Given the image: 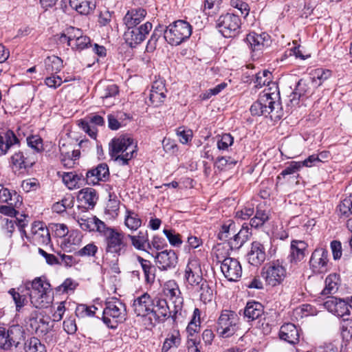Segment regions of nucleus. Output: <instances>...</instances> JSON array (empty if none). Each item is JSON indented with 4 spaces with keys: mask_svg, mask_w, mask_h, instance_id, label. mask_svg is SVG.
<instances>
[{
    "mask_svg": "<svg viewBox=\"0 0 352 352\" xmlns=\"http://www.w3.org/2000/svg\"><path fill=\"white\" fill-rule=\"evenodd\" d=\"M104 124V118L99 115H90L85 120L79 122V126L91 138L96 139L98 129L96 126H102Z\"/></svg>",
    "mask_w": 352,
    "mask_h": 352,
    "instance_id": "nucleus-23",
    "label": "nucleus"
},
{
    "mask_svg": "<svg viewBox=\"0 0 352 352\" xmlns=\"http://www.w3.org/2000/svg\"><path fill=\"white\" fill-rule=\"evenodd\" d=\"M300 168L301 166L299 162H292L288 166L282 170L277 178L280 179L281 176L285 177L286 175L294 174L297 173Z\"/></svg>",
    "mask_w": 352,
    "mask_h": 352,
    "instance_id": "nucleus-58",
    "label": "nucleus"
},
{
    "mask_svg": "<svg viewBox=\"0 0 352 352\" xmlns=\"http://www.w3.org/2000/svg\"><path fill=\"white\" fill-rule=\"evenodd\" d=\"M23 233L26 234L25 231ZM35 245H48L51 243V237L48 228L41 221L32 223L30 236L25 235Z\"/></svg>",
    "mask_w": 352,
    "mask_h": 352,
    "instance_id": "nucleus-12",
    "label": "nucleus"
},
{
    "mask_svg": "<svg viewBox=\"0 0 352 352\" xmlns=\"http://www.w3.org/2000/svg\"><path fill=\"white\" fill-rule=\"evenodd\" d=\"M70 6L80 14H88L94 10V0H69Z\"/></svg>",
    "mask_w": 352,
    "mask_h": 352,
    "instance_id": "nucleus-36",
    "label": "nucleus"
},
{
    "mask_svg": "<svg viewBox=\"0 0 352 352\" xmlns=\"http://www.w3.org/2000/svg\"><path fill=\"white\" fill-rule=\"evenodd\" d=\"M19 144V140L13 131H8L0 134V155H6L12 146Z\"/></svg>",
    "mask_w": 352,
    "mask_h": 352,
    "instance_id": "nucleus-32",
    "label": "nucleus"
},
{
    "mask_svg": "<svg viewBox=\"0 0 352 352\" xmlns=\"http://www.w3.org/2000/svg\"><path fill=\"white\" fill-rule=\"evenodd\" d=\"M146 14V10L142 8H132L128 10L123 21L127 28H134L145 19Z\"/></svg>",
    "mask_w": 352,
    "mask_h": 352,
    "instance_id": "nucleus-28",
    "label": "nucleus"
},
{
    "mask_svg": "<svg viewBox=\"0 0 352 352\" xmlns=\"http://www.w3.org/2000/svg\"><path fill=\"white\" fill-rule=\"evenodd\" d=\"M25 352H45V347L36 338H31L25 344Z\"/></svg>",
    "mask_w": 352,
    "mask_h": 352,
    "instance_id": "nucleus-47",
    "label": "nucleus"
},
{
    "mask_svg": "<svg viewBox=\"0 0 352 352\" xmlns=\"http://www.w3.org/2000/svg\"><path fill=\"white\" fill-rule=\"evenodd\" d=\"M267 86V87L263 90L262 94L267 96L270 98L273 97L274 100H280L278 87L277 84L272 82L271 80Z\"/></svg>",
    "mask_w": 352,
    "mask_h": 352,
    "instance_id": "nucleus-56",
    "label": "nucleus"
},
{
    "mask_svg": "<svg viewBox=\"0 0 352 352\" xmlns=\"http://www.w3.org/2000/svg\"><path fill=\"white\" fill-rule=\"evenodd\" d=\"M234 143V138L230 133H223L218 137L217 146L220 151H228Z\"/></svg>",
    "mask_w": 352,
    "mask_h": 352,
    "instance_id": "nucleus-48",
    "label": "nucleus"
},
{
    "mask_svg": "<svg viewBox=\"0 0 352 352\" xmlns=\"http://www.w3.org/2000/svg\"><path fill=\"white\" fill-rule=\"evenodd\" d=\"M241 24V19L237 14L226 13L219 17L216 26L224 37L231 38L239 33Z\"/></svg>",
    "mask_w": 352,
    "mask_h": 352,
    "instance_id": "nucleus-9",
    "label": "nucleus"
},
{
    "mask_svg": "<svg viewBox=\"0 0 352 352\" xmlns=\"http://www.w3.org/2000/svg\"><path fill=\"white\" fill-rule=\"evenodd\" d=\"M272 80V73L268 70H263L256 74L255 87L261 88L263 86L267 85Z\"/></svg>",
    "mask_w": 352,
    "mask_h": 352,
    "instance_id": "nucleus-50",
    "label": "nucleus"
},
{
    "mask_svg": "<svg viewBox=\"0 0 352 352\" xmlns=\"http://www.w3.org/2000/svg\"><path fill=\"white\" fill-rule=\"evenodd\" d=\"M314 89V88L312 87V80L310 76L307 78H302L299 80L296 85L294 91L292 93L294 97L292 100L299 99L300 97L311 92Z\"/></svg>",
    "mask_w": 352,
    "mask_h": 352,
    "instance_id": "nucleus-35",
    "label": "nucleus"
},
{
    "mask_svg": "<svg viewBox=\"0 0 352 352\" xmlns=\"http://www.w3.org/2000/svg\"><path fill=\"white\" fill-rule=\"evenodd\" d=\"M329 261L328 251L323 248H316L311 254L310 265L315 272H323L327 270Z\"/></svg>",
    "mask_w": 352,
    "mask_h": 352,
    "instance_id": "nucleus-22",
    "label": "nucleus"
},
{
    "mask_svg": "<svg viewBox=\"0 0 352 352\" xmlns=\"http://www.w3.org/2000/svg\"><path fill=\"white\" fill-rule=\"evenodd\" d=\"M279 338L291 344H296L299 342L300 331L292 323H287L281 326L279 331Z\"/></svg>",
    "mask_w": 352,
    "mask_h": 352,
    "instance_id": "nucleus-25",
    "label": "nucleus"
},
{
    "mask_svg": "<svg viewBox=\"0 0 352 352\" xmlns=\"http://www.w3.org/2000/svg\"><path fill=\"white\" fill-rule=\"evenodd\" d=\"M153 25L150 22L141 25L138 28H128L124 37L126 43L131 47H135L146 38V36L152 30Z\"/></svg>",
    "mask_w": 352,
    "mask_h": 352,
    "instance_id": "nucleus-13",
    "label": "nucleus"
},
{
    "mask_svg": "<svg viewBox=\"0 0 352 352\" xmlns=\"http://www.w3.org/2000/svg\"><path fill=\"white\" fill-rule=\"evenodd\" d=\"M263 314V308L261 303L257 302H248L245 307L243 315L248 322L253 321Z\"/></svg>",
    "mask_w": 352,
    "mask_h": 352,
    "instance_id": "nucleus-34",
    "label": "nucleus"
},
{
    "mask_svg": "<svg viewBox=\"0 0 352 352\" xmlns=\"http://www.w3.org/2000/svg\"><path fill=\"white\" fill-rule=\"evenodd\" d=\"M109 175L108 165L106 163H100L86 173V182L89 185H96L100 182H107Z\"/></svg>",
    "mask_w": 352,
    "mask_h": 352,
    "instance_id": "nucleus-18",
    "label": "nucleus"
},
{
    "mask_svg": "<svg viewBox=\"0 0 352 352\" xmlns=\"http://www.w3.org/2000/svg\"><path fill=\"white\" fill-rule=\"evenodd\" d=\"M118 93V87L116 84H110L104 87L101 91L100 98L102 99L104 104L111 105L113 104V102L109 100L114 98Z\"/></svg>",
    "mask_w": 352,
    "mask_h": 352,
    "instance_id": "nucleus-42",
    "label": "nucleus"
},
{
    "mask_svg": "<svg viewBox=\"0 0 352 352\" xmlns=\"http://www.w3.org/2000/svg\"><path fill=\"white\" fill-rule=\"evenodd\" d=\"M265 245L260 241H253L250 250L248 252V263L255 267L261 265L267 257Z\"/></svg>",
    "mask_w": 352,
    "mask_h": 352,
    "instance_id": "nucleus-19",
    "label": "nucleus"
},
{
    "mask_svg": "<svg viewBox=\"0 0 352 352\" xmlns=\"http://www.w3.org/2000/svg\"><path fill=\"white\" fill-rule=\"evenodd\" d=\"M124 226L131 231L138 230L142 226V219L133 210L126 209Z\"/></svg>",
    "mask_w": 352,
    "mask_h": 352,
    "instance_id": "nucleus-37",
    "label": "nucleus"
},
{
    "mask_svg": "<svg viewBox=\"0 0 352 352\" xmlns=\"http://www.w3.org/2000/svg\"><path fill=\"white\" fill-rule=\"evenodd\" d=\"M230 5L239 10L241 14H243L245 16H248L249 14V6L245 2L242 0H231Z\"/></svg>",
    "mask_w": 352,
    "mask_h": 352,
    "instance_id": "nucleus-62",
    "label": "nucleus"
},
{
    "mask_svg": "<svg viewBox=\"0 0 352 352\" xmlns=\"http://www.w3.org/2000/svg\"><path fill=\"white\" fill-rule=\"evenodd\" d=\"M177 135L179 138V142L182 144H187L192 138V131L190 129L185 130L183 127L177 129Z\"/></svg>",
    "mask_w": 352,
    "mask_h": 352,
    "instance_id": "nucleus-60",
    "label": "nucleus"
},
{
    "mask_svg": "<svg viewBox=\"0 0 352 352\" xmlns=\"http://www.w3.org/2000/svg\"><path fill=\"white\" fill-rule=\"evenodd\" d=\"M153 305L151 307L150 323L153 324V320L160 322H164L168 317L171 316L173 311H170L166 300L164 298L155 297L153 298Z\"/></svg>",
    "mask_w": 352,
    "mask_h": 352,
    "instance_id": "nucleus-14",
    "label": "nucleus"
},
{
    "mask_svg": "<svg viewBox=\"0 0 352 352\" xmlns=\"http://www.w3.org/2000/svg\"><path fill=\"white\" fill-rule=\"evenodd\" d=\"M126 319V307L118 298H112L107 301L102 311V320L111 329H116L118 323Z\"/></svg>",
    "mask_w": 352,
    "mask_h": 352,
    "instance_id": "nucleus-5",
    "label": "nucleus"
},
{
    "mask_svg": "<svg viewBox=\"0 0 352 352\" xmlns=\"http://www.w3.org/2000/svg\"><path fill=\"white\" fill-rule=\"evenodd\" d=\"M155 262L162 270L174 268L178 261L177 255L173 250H162L155 256Z\"/></svg>",
    "mask_w": 352,
    "mask_h": 352,
    "instance_id": "nucleus-21",
    "label": "nucleus"
},
{
    "mask_svg": "<svg viewBox=\"0 0 352 352\" xmlns=\"http://www.w3.org/2000/svg\"><path fill=\"white\" fill-rule=\"evenodd\" d=\"M239 318L230 310H223L217 319L215 329L219 337L227 338L232 336L238 330Z\"/></svg>",
    "mask_w": 352,
    "mask_h": 352,
    "instance_id": "nucleus-8",
    "label": "nucleus"
},
{
    "mask_svg": "<svg viewBox=\"0 0 352 352\" xmlns=\"http://www.w3.org/2000/svg\"><path fill=\"white\" fill-rule=\"evenodd\" d=\"M45 70L47 74L57 73L63 67V60L56 56L47 57L44 60Z\"/></svg>",
    "mask_w": 352,
    "mask_h": 352,
    "instance_id": "nucleus-39",
    "label": "nucleus"
},
{
    "mask_svg": "<svg viewBox=\"0 0 352 352\" xmlns=\"http://www.w3.org/2000/svg\"><path fill=\"white\" fill-rule=\"evenodd\" d=\"M50 284L41 277L25 283V290L29 294L31 304L36 308L47 307L52 302Z\"/></svg>",
    "mask_w": 352,
    "mask_h": 352,
    "instance_id": "nucleus-2",
    "label": "nucleus"
},
{
    "mask_svg": "<svg viewBox=\"0 0 352 352\" xmlns=\"http://www.w3.org/2000/svg\"><path fill=\"white\" fill-rule=\"evenodd\" d=\"M98 308L94 305L88 306L85 304H81L77 306L76 309V315L79 318H85L87 316H94Z\"/></svg>",
    "mask_w": 352,
    "mask_h": 352,
    "instance_id": "nucleus-49",
    "label": "nucleus"
},
{
    "mask_svg": "<svg viewBox=\"0 0 352 352\" xmlns=\"http://www.w3.org/2000/svg\"><path fill=\"white\" fill-rule=\"evenodd\" d=\"M221 270L229 281H237L242 275L240 262L234 258L226 257L221 264Z\"/></svg>",
    "mask_w": 352,
    "mask_h": 352,
    "instance_id": "nucleus-15",
    "label": "nucleus"
},
{
    "mask_svg": "<svg viewBox=\"0 0 352 352\" xmlns=\"http://www.w3.org/2000/svg\"><path fill=\"white\" fill-rule=\"evenodd\" d=\"M307 245L302 241H293L291 243L290 260L291 261H300L302 260L307 251Z\"/></svg>",
    "mask_w": 352,
    "mask_h": 352,
    "instance_id": "nucleus-33",
    "label": "nucleus"
},
{
    "mask_svg": "<svg viewBox=\"0 0 352 352\" xmlns=\"http://www.w3.org/2000/svg\"><path fill=\"white\" fill-rule=\"evenodd\" d=\"M337 212L340 217H348L352 214V195L340 201L337 206Z\"/></svg>",
    "mask_w": 352,
    "mask_h": 352,
    "instance_id": "nucleus-43",
    "label": "nucleus"
},
{
    "mask_svg": "<svg viewBox=\"0 0 352 352\" xmlns=\"http://www.w3.org/2000/svg\"><path fill=\"white\" fill-rule=\"evenodd\" d=\"M166 91L165 85L162 80H159L153 82L149 96V100L151 104L154 107L161 105L166 98Z\"/></svg>",
    "mask_w": 352,
    "mask_h": 352,
    "instance_id": "nucleus-26",
    "label": "nucleus"
},
{
    "mask_svg": "<svg viewBox=\"0 0 352 352\" xmlns=\"http://www.w3.org/2000/svg\"><path fill=\"white\" fill-rule=\"evenodd\" d=\"M23 339V331L19 325H13L8 330L0 327V348L8 349L12 346H17Z\"/></svg>",
    "mask_w": 352,
    "mask_h": 352,
    "instance_id": "nucleus-11",
    "label": "nucleus"
},
{
    "mask_svg": "<svg viewBox=\"0 0 352 352\" xmlns=\"http://www.w3.org/2000/svg\"><path fill=\"white\" fill-rule=\"evenodd\" d=\"M34 163L30 157L25 156L23 151L15 152L10 157V164L13 170H19L31 167Z\"/></svg>",
    "mask_w": 352,
    "mask_h": 352,
    "instance_id": "nucleus-31",
    "label": "nucleus"
},
{
    "mask_svg": "<svg viewBox=\"0 0 352 352\" xmlns=\"http://www.w3.org/2000/svg\"><path fill=\"white\" fill-rule=\"evenodd\" d=\"M339 276L336 274H329L325 279V287L322 291V295L335 294L338 289Z\"/></svg>",
    "mask_w": 352,
    "mask_h": 352,
    "instance_id": "nucleus-40",
    "label": "nucleus"
},
{
    "mask_svg": "<svg viewBox=\"0 0 352 352\" xmlns=\"http://www.w3.org/2000/svg\"><path fill=\"white\" fill-rule=\"evenodd\" d=\"M137 152V144L128 135H120L109 143V155L120 165L125 166L133 159Z\"/></svg>",
    "mask_w": 352,
    "mask_h": 352,
    "instance_id": "nucleus-1",
    "label": "nucleus"
},
{
    "mask_svg": "<svg viewBox=\"0 0 352 352\" xmlns=\"http://www.w3.org/2000/svg\"><path fill=\"white\" fill-rule=\"evenodd\" d=\"M97 252L98 247L94 243H90L76 252L75 254L78 256H94Z\"/></svg>",
    "mask_w": 352,
    "mask_h": 352,
    "instance_id": "nucleus-53",
    "label": "nucleus"
},
{
    "mask_svg": "<svg viewBox=\"0 0 352 352\" xmlns=\"http://www.w3.org/2000/svg\"><path fill=\"white\" fill-rule=\"evenodd\" d=\"M3 228L6 231L8 236L10 237L14 231L16 220L14 219L5 218L2 220Z\"/></svg>",
    "mask_w": 352,
    "mask_h": 352,
    "instance_id": "nucleus-64",
    "label": "nucleus"
},
{
    "mask_svg": "<svg viewBox=\"0 0 352 352\" xmlns=\"http://www.w3.org/2000/svg\"><path fill=\"white\" fill-rule=\"evenodd\" d=\"M76 284L72 278H67L64 282L56 288V291L60 293H68L76 288Z\"/></svg>",
    "mask_w": 352,
    "mask_h": 352,
    "instance_id": "nucleus-59",
    "label": "nucleus"
},
{
    "mask_svg": "<svg viewBox=\"0 0 352 352\" xmlns=\"http://www.w3.org/2000/svg\"><path fill=\"white\" fill-rule=\"evenodd\" d=\"M323 305L328 311L338 317H344L350 314L351 304L347 303L342 298L334 296H329L324 302Z\"/></svg>",
    "mask_w": 352,
    "mask_h": 352,
    "instance_id": "nucleus-16",
    "label": "nucleus"
},
{
    "mask_svg": "<svg viewBox=\"0 0 352 352\" xmlns=\"http://www.w3.org/2000/svg\"><path fill=\"white\" fill-rule=\"evenodd\" d=\"M245 41L252 51H259L268 45L270 36L265 32H250L247 35Z\"/></svg>",
    "mask_w": 352,
    "mask_h": 352,
    "instance_id": "nucleus-27",
    "label": "nucleus"
},
{
    "mask_svg": "<svg viewBox=\"0 0 352 352\" xmlns=\"http://www.w3.org/2000/svg\"><path fill=\"white\" fill-rule=\"evenodd\" d=\"M197 290L199 293L201 300L204 302H210L212 299L213 290L208 282L204 280L197 286Z\"/></svg>",
    "mask_w": 352,
    "mask_h": 352,
    "instance_id": "nucleus-44",
    "label": "nucleus"
},
{
    "mask_svg": "<svg viewBox=\"0 0 352 352\" xmlns=\"http://www.w3.org/2000/svg\"><path fill=\"white\" fill-rule=\"evenodd\" d=\"M80 228L87 232H98L100 234L107 226L104 222L100 220L96 216L91 217H81L78 220Z\"/></svg>",
    "mask_w": 352,
    "mask_h": 352,
    "instance_id": "nucleus-24",
    "label": "nucleus"
},
{
    "mask_svg": "<svg viewBox=\"0 0 352 352\" xmlns=\"http://www.w3.org/2000/svg\"><path fill=\"white\" fill-rule=\"evenodd\" d=\"M153 305V298L151 296L144 293L133 300V311L138 316H151V307Z\"/></svg>",
    "mask_w": 352,
    "mask_h": 352,
    "instance_id": "nucleus-20",
    "label": "nucleus"
},
{
    "mask_svg": "<svg viewBox=\"0 0 352 352\" xmlns=\"http://www.w3.org/2000/svg\"><path fill=\"white\" fill-rule=\"evenodd\" d=\"M163 233L166 236L170 244L174 247H179L182 243V240L179 234L176 233L172 229H164Z\"/></svg>",
    "mask_w": 352,
    "mask_h": 352,
    "instance_id": "nucleus-51",
    "label": "nucleus"
},
{
    "mask_svg": "<svg viewBox=\"0 0 352 352\" xmlns=\"http://www.w3.org/2000/svg\"><path fill=\"white\" fill-rule=\"evenodd\" d=\"M261 276L268 285L274 287L281 284L287 276L284 260L274 259L266 263L261 270Z\"/></svg>",
    "mask_w": 352,
    "mask_h": 352,
    "instance_id": "nucleus-6",
    "label": "nucleus"
},
{
    "mask_svg": "<svg viewBox=\"0 0 352 352\" xmlns=\"http://www.w3.org/2000/svg\"><path fill=\"white\" fill-rule=\"evenodd\" d=\"M331 76V72L329 69L318 68L314 70L310 78L312 80V87L317 88L320 86L325 80L329 79Z\"/></svg>",
    "mask_w": 352,
    "mask_h": 352,
    "instance_id": "nucleus-38",
    "label": "nucleus"
},
{
    "mask_svg": "<svg viewBox=\"0 0 352 352\" xmlns=\"http://www.w3.org/2000/svg\"><path fill=\"white\" fill-rule=\"evenodd\" d=\"M28 145L38 153L43 151V144L42 139L38 135H32L27 138Z\"/></svg>",
    "mask_w": 352,
    "mask_h": 352,
    "instance_id": "nucleus-55",
    "label": "nucleus"
},
{
    "mask_svg": "<svg viewBox=\"0 0 352 352\" xmlns=\"http://www.w3.org/2000/svg\"><path fill=\"white\" fill-rule=\"evenodd\" d=\"M144 274L145 280L148 283H153L155 278V267L152 265L151 261L141 266Z\"/></svg>",
    "mask_w": 352,
    "mask_h": 352,
    "instance_id": "nucleus-52",
    "label": "nucleus"
},
{
    "mask_svg": "<svg viewBox=\"0 0 352 352\" xmlns=\"http://www.w3.org/2000/svg\"><path fill=\"white\" fill-rule=\"evenodd\" d=\"M100 235L104 237L106 255L112 254L113 257H119L126 252L128 243L124 232L107 226Z\"/></svg>",
    "mask_w": 352,
    "mask_h": 352,
    "instance_id": "nucleus-3",
    "label": "nucleus"
},
{
    "mask_svg": "<svg viewBox=\"0 0 352 352\" xmlns=\"http://www.w3.org/2000/svg\"><path fill=\"white\" fill-rule=\"evenodd\" d=\"M126 240L130 239L131 245L137 250L148 252V234L147 231H139L137 234H126Z\"/></svg>",
    "mask_w": 352,
    "mask_h": 352,
    "instance_id": "nucleus-30",
    "label": "nucleus"
},
{
    "mask_svg": "<svg viewBox=\"0 0 352 352\" xmlns=\"http://www.w3.org/2000/svg\"><path fill=\"white\" fill-rule=\"evenodd\" d=\"M163 292L173 304L174 309L173 310L172 318L173 320H175L177 314H182L181 311L184 304V299L179 287L175 280H169L164 284Z\"/></svg>",
    "mask_w": 352,
    "mask_h": 352,
    "instance_id": "nucleus-10",
    "label": "nucleus"
},
{
    "mask_svg": "<svg viewBox=\"0 0 352 352\" xmlns=\"http://www.w3.org/2000/svg\"><path fill=\"white\" fill-rule=\"evenodd\" d=\"M166 28L163 25H158L155 28L153 32L148 40L146 45L148 51H153L157 47V43L159 38L163 35L164 36Z\"/></svg>",
    "mask_w": 352,
    "mask_h": 352,
    "instance_id": "nucleus-45",
    "label": "nucleus"
},
{
    "mask_svg": "<svg viewBox=\"0 0 352 352\" xmlns=\"http://www.w3.org/2000/svg\"><path fill=\"white\" fill-rule=\"evenodd\" d=\"M192 34V26L188 22L178 20L166 27L164 39L171 45H178Z\"/></svg>",
    "mask_w": 352,
    "mask_h": 352,
    "instance_id": "nucleus-7",
    "label": "nucleus"
},
{
    "mask_svg": "<svg viewBox=\"0 0 352 352\" xmlns=\"http://www.w3.org/2000/svg\"><path fill=\"white\" fill-rule=\"evenodd\" d=\"M236 232L235 223L232 220H228L222 225L218 233V239L221 241H229Z\"/></svg>",
    "mask_w": 352,
    "mask_h": 352,
    "instance_id": "nucleus-41",
    "label": "nucleus"
},
{
    "mask_svg": "<svg viewBox=\"0 0 352 352\" xmlns=\"http://www.w3.org/2000/svg\"><path fill=\"white\" fill-rule=\"evenodd\" d=\"M254 210L251 206H247L236 212V217L242 220L248 219L254 214Z\"/></svg>",
    "mask_w": 352,
    "mask_h": 352,
    "instance_id": "nucleus-63",
    "label": "nucleus"
},
{
    "mask_svg": "<svg viewBox=\"0 0 352 352\" xmlns=\"http://www.w3.org/2000/svg\"><path fill=\"white\" fill-rule=\"evenodd\" d=\"M166 242H165V240L160 236H157V235H155L151 241H149L148 240V252H149V251L152 250L153 249H155L156 250H162L164 247V245H166Z\"/></svg>",
    "mask_w": 352,
    "mask_h": 352,
    "instance_id": "nucleus-57",
    "label": "nucleus"
},
{
    "mask_svg": "<svg viewBox=\"0 0 352 352\" xmlns=\"http://www.w3.org/2000/svg\"><path fill=\"white\" fill-rule=\"evenodd\" d=\"M250 111L253 116L270 115L272 119L280 118L282 116L280 100H274L273 97L270 98L263 94H261L259 98L252 104Z\"/></svg>",
    "mask_w": 352,
    "mask_h": 352,
    "instance_id": "nucleus-4",
    "label": "nucleus"
},
{
    "mask_svg": "<svg viewBox=\"0 0 352 352\" xmlns=\"http://www.w3.org/2000/svg\"><path fill=\"white\" fill-rule=\"evenodd\" d=\"M58 255L60 258H58V263L57 265H64L65 267H69L77 263L76 259L72 255H67L65 254H58Z\"/></svg>",
    "mask_w": 352,
    "mask_h": 352,
    "instance_id": "nucleus-61",
    "label": "nucleus"
},
{
    "mask_svg": "<svg viewBox=\"0 0 352 352\" xmlns=\"http://www.w3.org/2000/svg\"><path fill=\"white\" fill-rule=\"evenodd\" d=\"M98 197L96 192L91 188H85L78 192L77 200L87 208H93L96 203Z\"/></svg>",
    "mask_w": 352,
    "mask_h": 352,
    "instance_id": "nucleus-29",
    "label": "nucleus"
},
{
    "mask_svg": "<svg viewBox=\"0 0 352 352\" xmlns=\"http://www.w3.org/2000/svg\"><path fill=\"white\" fill-rule=\"evenodd\" d=\"M186 282L192 287H197L204 279L202 277V272L199 261L195 258H189L186 265L184 274Z\"/></svg>",
    "mask_w": 352,
    "mask_h": 352,
    "instance_id": "nucleus-17",
    "label": "nucleus"
},
{
    "mask_svg": "<svg viewBox=\"0 0 352 352\" xmlns=\"http://www.w3.org/2000/svg\"><path fill=\"white\" fill-rule=\"evenodd\" d=\"M82 234L80 231L72 230L68 237L65 239L63 245L65 248H69L72 245L78 246L82 241Z\"/></svg>",
    "mask_w": 352,
    "mask_h": 352,
    "instance_id": "nucleus-46",
    "label": "nucleus"
},
{
    "mask_svg": "<svg viewBox=\"0 0 352 352\" xmlns=\"http://www.w3.org/2000/svg\"><path fill=\"white\" fill-rule=\"evenodd\" d=\"M8 293L12 296L13 300L16 305L17 311L24 306L26 298L25 294H21L19 291H16L15 289H10Z\"/></svg>",
    "mask_w": 352,
    "mask_h": 352,
    "instance_id": "nucleus-54",
    "label": "nucleus"
}]
</instances>
